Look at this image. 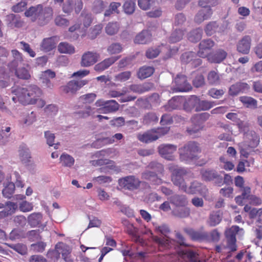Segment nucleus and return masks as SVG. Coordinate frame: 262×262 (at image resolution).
I'll list each match as a JSON object with an SVG mask.
<instances>
[{
    "mask_svg": "<svg viewBox=\"0 0 262 262\" xmlns=\"http://www.w3.org/2000/svg\"><path fill=\"white\" fill-rule=\"evenodd\" d=\"M238 128L241 132L244 133V142L238 145L241 152L245 155V150L248 147L254 148L258 144L259 139L255 132L248 129L249 124L247 122L240 121L237 123Z\"/></svg>",
    "mask_w": 262,
    "mask_h": 262,
    "instance_id": "3",
    "label": "nucleus"
},
{
    "mask_svg": "<svg viewBox=\"0 0 262 262\" xmlns=\"http://www.w3.org/2000/svg\"><path fill=\"white\" fill-rule=\"evenodd\" d=\"M132 73L130 71H124L119 73L114 76V80L116 82H124L128 80L131 77Z\"/></svg>",
    "mask_w": 262,
    "mask_h": 262,
    "instance_id": "52",
    "label": "nucleus"
},
{
    "mask_svg": "<svg viewBox=\"0 0 262 262\" xmlns=\"http://www.w3.org/2000/svg\"><path fill=\"white\" fill-rule=\"evenodd\" d=\"M45 137L47 140V143L50 146L54 145L55 149H57L58 148L59 144L58 143H54L55 137L53 133H51L50 131H46L45 132Z\"/></svg>",
    "mask_w": 262,
    "mask_h": 262,
    "instance_id": "56",
    "label": "nucleus"
},
{
    "mask_svg": "<svg viewBox=\"0 0 262 262\" xmlns=\"http://www.w3.org/2000/svg\"><path fill=\"white\" fill-rule=\"evenodd\" d=\"M185 102V98L183 97H174L168 101V105L166 106L167 110L170 111L172 110L179 108L183 105Z\"/></svg>",
    "mask_w": 262,
    "mask_h": 262,
    "instance_id": "28",
    "label": "nucleus"
},
{
    "mask_svg": "<svg viewBox=\"0 0 262 262\" xmlns=\"http://www.w3.org/2000/svg\"><path fill=\"white\" fill-rule=\"evenodd\" d=\"M107 50L110 54H118L122 51V47L119 43H113L108 47Z\"/></svg>",
    "mask_w": 262,
    "mask_h": 262,
    "instance_id": "61",
    "label": "nucleus"
},
{
    "mask_svg": "<svg viewBox=\"0 0 262 262\" xmlns=\"http://www.w3.org/2000/svg\"><path fill=\"white\" fill-rule=\"evenodd\" d=\"M119 108V104L114 100H106L105 106L103 108H97V113L108 114L117 111Z\"/></svg>",
    "mask_w": 262,
    "mask_h": 262,
    "instance_id": "22",
    "label": "nucleus"
},
{
    "mask_svg": "<svg viewBox=\"0 0 262 262\" xmlns=\"http://www.w3.org/2000/svg\"><path fill=\"white\" fill-rule=\"evenodd\" d=\"M6 21L7 26L11 28H20L23 26L24 22L19 15L10 14L6 16Z\"/></svg>",
    "mask_w": 262,
    "mask_h": 262,
    "instance_id": "21",
    "label": "nucleus"
},
{
    "mask_svg": "<svg viewBox=\"0 0 262 262\" xmlns=\"http://www.w3.org/2000/svg\"><path fill=\"white\" fill-rule=\"evenodd\" d=\"M42 219V214L40 213H33L28 217V222L32 227H34L41 223Z\"/></svg>",
    "mask_w": 262,
    "mask_h": 262,
    "instance_id": "37",
    "label": "nucleus"
},
{
    "mask_svg": "<svg viewBox=\"0 0 262 262\" xmlns=\"http://www.w3.org/2000/svg\"><path fill=\"white\" fill-rule=\"evenodd\" d=\"M60 160L62 165L65 167H71L75 163L74 158L66 153H63L60 156Z\"/></svg>",
    "mask_w": 262,
    "mask_h": 262,
    "instance_id": "42",
    "label": "nucleus"
},
{
    "mask_svg": "<svg viewBox=\"0 0 262 262\" xmlns=\"http://www.w3.org/2000/svg\"><path fill=\"white\" fill-rule=\"evenodd\" d=\"M54 21L56 25L60 27H67L70 24L69 20L61 15H57Z\"/></svg>",
    "mask_w": 262,
    "mask_h": 262,
    "instance_id": "64",
    "label": "nucleus"
},
{
    "mask_svg": "<svg viewBox=\"0 0 262 262\" xmlns=\"http://www.w3.org/2000/svg\"><path fill=\"white\" fill-rule=\"evenodd\" d=\"M58 50L63 54H72L75 52V47L67 42H60L58 46Z\"/></svg>",
    "mask_w": 262,
    "mask_h": 262,
    "instance_id": "34",
    "label": "nucleus"
},
{
    "mask_svg": "<svg viewBox=\"0 0 262 262\" xmlns=\"http://www.w3.org/2000/svg\"><path fill=\"white\" fill-rule=\"evenodd\" d=\"M83 3L81 0H65L62 5V10L68 15L74 10L78 14L82 10Z\"/></svg>",
    "mask_w": 262,
    "mask_h": 262,
    "instance_id": "11",
    "label": "nucleus"
},
{
    "mask_svg": "<svg viewBox=\"0 0 262 262\" xmlns=\"http://www.w3.org/2000/svg\"><path fill=\"white\" fill-rule=\"evenodd\" d=\"M5 245L21 255H25L27 253V248L26 246L23 244L18 243L13 244L5 243Z\"/></svg>",
    "mask_w": 262,
    "mask_h": 262,
    "instance_id": "44",
    "label": "nucleus"
},
{
    "mask_svg": "<svg viewBox=\"0 0 262 262\" xmlns=\"http://www.w3.org/2000/svg\"><path fill=\"white\" fill-rule=\"evenodd\" d=\"M151 40V34L149 31L143 30L138 34L134 39L136 43L145 44Z\"/></svg>",
    "mask_w": 262,
    "mask_h": 262,
    "instance_id": "27",
    "label": "nucleus"
},
{
    "mask_svg": "<svg viewBox=\"0 0 262 262\" xmlns=\"http://www.w3.org/2000/svg\"><path fill=\"white\" fill-rule=\"evenodd\" d=\"M219 4V0H199L198 5L204 9H211V7H215Z\"/></svg>",
    "mask_w": 262,
    "mask_h": 262,
    "instance_id": "50",
    "label": "nucleus"
},
{
    "mask_svg": "<svg viewBox=\"0 0 262 262\" xmlns=\"http://www.w3.org/2000/svg\"><path fill=\"white\" fill-rule=\"evenodd\" d=\"M15 95L12 99L15 102L17 100L24 105L34 104L37 97L42 95L41 90L36 85L31 84L26 87H14L12 90Z\"/></svg>",
    "mask_w": 262,
    "mask_h": 262,
    "instance_id": "1",
    "label": "nucleus"
},
{
    "mask_svg": "<svg viewBox=\"0 0 262 262\" xmlns=\"http://www.w3.org/2000/svg\"><path fill=\"white\" fill-rule=\"evenodd\" d=\"M118 58L116 57H111L104 59L102 62L96 64L94 69L96 71L100 72L107 69L110 66L113 64L118 60Z\"/></svg>",
    "mask_w": 262,
    "mask_h": 262,
    "instance_id": "26",
    "label": "nucleus"
},
{
    "mask_svg": "<svg viewBox=\"0 0 262 262\" xmlns=\"http://www.w3.org/2000/svg\"><path fill=\"white\" fill-rule=\"evenodd\" d=\"M208 82L212 85H217L220 83V78L219 74L214 71H210L207 76Z\"/></svg>",
    "mask_w": 262,
    "mask_h": 262,
    "instance_id": "51",
    "label": "nucleus"
},
{
    "mask_svg": "<svg viewBox=\"0 0 262 262\" xmlns=\"http://www.w3.org/2000/svg\"><path fill=\"white\" fill-rule=\"evenodd\" d=\"M181 161L189 162L197 158V154L200 151L198 144L194 142H189L179 149Z\"/></svg>",
    "mask_w": 262,
    "mask_h": 262,
    "instance_id": "5",
    "label": "nucleus"
},
{
    "mask_svg": "<svg viewBox=\"0 0 262 262\" xmlns=\"http://www.w3.org/2000/svg\"><path fill=\"white\" fill-rule=\"evenodd\" d=\"M240 101L247 107L255 108L257 106L256 100L250 97L242 96L239 98Z\"/></svg>",
    "mask_w": 262,
    "mask_h": 262,
    "instance_id": "55",
    "label": "nucleus"
},
{
    "mask_svg": "<svg viewBox=\"0 0 262 262\" xmlns=\"http://www.w3.org/2000/svg\"><path fill=\"white\" fill-rule=\"evenodd\" d=\"M99 55L96 52H87L81 57V65L83 67H90L95 63L98 60Z\"/></svg>",
    "mask_w": 262,
    "mask_h": 262,
    "instance_id": "16",
    "label": "nucleus"
},
{
    "mask_svg": "<svg viewBox=\"0 0 262 262\" xmlns=\"http://www.w3.org/2000/svg\"><path fill=\"white\" fill-rule=\"evenodd\" d=\"M177 149V146L172 144H162L158 147L159 152L161 157L170 161L174 159L175 157L173 154Z\"/></svg>",
    "mask_w": 262,
    "mask_h": 262,
    "instance_id": "12",
    "label": "nucleus"
},
{
    "mask_svg": "<svg viewBox=\"0 0 262 262\" xmlns=\"http://www.w3.org/2000/svg\"><path fill=\"white\" fill-rule=\"evenodd\" d=\"M168 169L171 172V180L173 185L183 191L186 185L183 177L187 173V170L174 164H169Z\"/></svg>",
    "mask_w": 262,
    "mask_h": 262,
    "instance_id": "4",
    "label": "nucleus"
},
{
    "mask_svg": "<svg viewBox=\"0 0 262 262\" xmlns=\"http://www.w3.org/2000/svg\"><path fill=\"white\" fill-rule=\"evenodd\" d=\"M190 209L188 207L176 209L172 211L173 214L180 218H186L189 216Z\"/></svg>",
    "mask_w": 262,
    "mask_h": 262,
    "instance_id": "49",
    "label": "nucleus"
},
{
    "mask_svg": "<svg viewBox=\"0 0 262 262\" xmlns=\"http://www.w3.org/2000/svg\"><path fill=\"white\" fill-rule=\"evenodd\" d=\"M19 158L24 164H28L31 161V154L28 148L25 146H21L19 150Z\"/></svg>",
    "mask_w": 262,
    "mask_h": 262,
    "instance_id": "35",
    "label": "nucleus"
},
{
    "mask_svg": "<svg viewBox=\"0 0 262 262\" xmlns=\"http://www.w3.org/2000/svg\"><path fill=\"white\" fill-rule=\"evenodd\" d=\"M120 185L128 190L137 189L140 185V181L135 176H130L119 180Z\"/></svg>",
    "mask_w": 262,
    "mask_h": 262,
    "instance_id": "14",
    "label": "nucleus"
},
{
    "mask_svg": "<svg viewBox=\"0 0 262 262\" xmlns=\"http://www.w3.org/2000/svg\"><path fill=\"white\" fill-rule=\"evenodd\" d=\"M120 28V25L117 22L108 23L105 28V32L109 35L116 34Z\"/></svg>",
    "mask_w": 262,
    "mask_h": 262,
    "instance_id": "46",
    "label": "nucleus"
},
{
    "mask_svg": "<svg viewBox=\"0 0 262 262\" xmlns=\"http://www.w3.org/2000/svg\"><path fill=\"white\" fill-rule=\"evenodd\" d=\"M97 113V110L95 107H92L91 106H87L85 110L80 111L77 113L79 117L87 118L89 116H94Z\"/></svg>",
    "mask_w": 262,
    "mask_h": 262,
    "instance_id": "47",
    "label": "nucleus"
},
{
    "mask_svg": "<svg viewBox=\"0 0 262 262\" xmlns=\"http://www.w3.org/2000/svg\"><path fill=\"white\" fill-rule=\"evenodd\" d=\"M57 40L56 37H51L45 38L42 40L40 48L45 52H49L56 47Z\"/></svg>",
    "mask_w": 262,
    "mask_h": 262,
    "instance_id": "25",
    "label": "nucleus"
},
{
    "mask_svg": "<svg viewBox=\"0 0 262 262\" xmlns=\"http://www.w3.org/2000/svg\"><path fill=\"white\" fill-rule=\"evenodd\" d=\"M250 88V85L246 82H237L230 87L229 94L232 96H236L241 93L248 92Z\"/></svg>",
    "mask_w": 262,
    "mask_h": 262,
    "instance_id": "17",
    "label": "nucleus"
},
{
    "mask_svg": "<svg viewBox=\"0 0 262 262\" xmlns=\"http://www.w3.org/2000/svg\"><path fill=\"white\" fill-rule=\"evenodd\" d=\"M213 13L211 9H201L195 16V21L197 23H201L204 20L209 19Z\"/></svg>",
    "mask_w": 262,
    "mask_h": 262,
    "instance_id": "29",
    "label": "nucleus"
},
{
    "mask_svg": "<svg viewBox=\"0 0 262 262\" xmlns=\"http://www.w3.org/2000/svg\"><path fill=\"white\" fill-rule=\"evenodd\" d=\"M222 220V215L219 212H213L210 214L207 223L209 226L214 227L220 224Z\"/></svg>",
    "mask_w": 262,
    "mask_h": 262,
    "instance_id": "36",
    "label": "nucleus"
},
{
    "mask_svg": "<svg viewBox=\"0 0 262 262\" xmlns=\"http://www.w3.org/2000/svg\"><path fill=\"white\" fill-rule=\"evenodd\" d=\"M11 128L10 126H3L0 130V143L5 144L10 136Z\"/></svg>",
    "mask_w": 262,
    "mask_h": 262,
    "instance_id": "43",
    "label": "nucleus"
},
{
    "mask_svg": "<svg viewBox=\"0 0 262 262\" xmlns=\"http://www.w3.org/2000/svg\"><path fill=\"white\" fill-rule=\"evenodd\" d=\"M198 99L199 98L195 96H192L187 100L185 98V102L183 103L184 109L189 112L194 108L196 111Z\"/></svg>",
    "mask_w": 262,
    "mask_h": 262,
    "instance_id": "33",
    "label": "nucleus"
},
{
    "mask_svg": "<svg viewBox=\"0 0 262 262\" xmlns=\"http://www.w3.org/2000/svg\"><path fill=\"white\" fill-rule=\"evenodd\" d=\"M169 131V128L163 127L153 129L147 131L143 134L139 135L138 139L143 142L149 143L155 141L161 136L167 134Z\"/></svg>",
    "mask_w": 262,
    "mask_h": 262,
    "instance_id": "6",
    "label": "nucleus"
},
{
    "mask_svg": "<svg viewBox=\"0 0 262 262\" xmlns=\"http://www.w3.org/2000/svg\"><path fill=\"white\" fill-rule=\"evenodd\" d=\"M210 115L207 113H203L194 115L191 118L192 127H188L187 132L190 135L198 132L203 128V123L209 117Z\"/></svg>",
    "mask_w": 262,
    "mask_h": 262,
    "instance_id": "9",
    "label": "nucleus"
},
{
    "mask_svg": "<svg viewBox=\"0 0 262 262\" xmlns=\"http://www.w3.org/2000/svg\"><path fill=\"white\" fill-rule=\"evenodd\" d=\"M154 68L149 66H143L140 68L138 72V77L141 79L150 77L154 72Z\"/></svg>",
    "mask_w": 262,
    "mask_h": 262,
    "instance_id": "38",
    "label": "nucleus"
},
{
    "mask_svg": "<svg viewBox=\"0 0 262 262\" xmlns=\"http://www.w3.org/2000/svg\"><path fill=\"white\" fill-rule=\"evenodd\" d=\"M18 48L27 53L30 57H34L36 56L35 52L31 48L30 45L28 43L21 41L18 43Z\"/></svg>",
    "mask_w": 262,
    "mask_h": 262,
    "instance_id": "53",
    "label": "nucleus"
},
{
    "mask_svg": "<svg viewBox=\"0 0 262 262\" xmlns=\"http://www.w3.org/2000/svg\"><path fill=\"white\" fill-rule=\"evenodd\" d=\"M172 261H176L178 258L183 259L185 262H199L198 254L196 252L187 249H180L178 251L176 254L171 255Z\"/></svg>",
    "mask_w": 262,
    "mask_h": 262,
    "instance_id": "10",
    "label": "nucleus"
},
{
    "mask_svg": "<svg viewBox=\"0 0 262 262\" xmlns=\"http://www.w3.org/2000/svg\"><path fill=\"white\" fill-rule=\"evenodd\" d=\"M184 231L193 240L195 241H201L206 239L208 236V233L206 232H200L194 231L191 228H185Z\"/></svg>",
    "mask_w": 262,
    "mask_h": 262,
    "instance_id": "30",
    "label": "nucleus"
},
{
    "mask_svg": "<svg viewBox=\"0 0 262 262\" xmlns=\"http://www.w3.org/2000/svg\"><path fill=\"white\" fill-rule=\"evenodd\" d=\"M87 82V81L84 80L70 81L67 85L64 86L63 91L66 93L74 94L81 87L85 85Z\"/></svg>",
    "mask_w": 262,
    "mask_h": 262,
    "instance_id": "20",
    "label": "nucleus"
},
{
    "mask_svg": "<svg viewBox=\"0 0 262 262\" xmlns=\"http://www.w3.org/2000/svg\"><path fill=\"white\" fill-rule=\"evenodd\" d=\"M36 114L34 112H31L26 115L23 123L27 126H29L36 121Z\"/></svg>",
    "mask_w": 262,
    "mask_h": 262,
    "instance_id": "63",
    "label": "nucleus"
},
{
    "mask_svg": "<svg viewBox=\"0 0 262 262\" xmlns=\"http://www.w3.org/2000/svg\"><path fill=\"white\" fill-rule=\"evenodd\" d=\"M12 71H15L16 76L20 79L28 80L31 77L29 72L24 66L18 67L16 70H12Z\"/></svg>",
    "mask_w": 262,
    "mask_h": 262,
    "instance_id": "45",
    "label": "nucleus"
},
{
    "mask_svg": "<svg viewBox=\"0 0 262 262\" xmlns=\"http://www.w3.org/2000/svg\"><path fill=\"white\" fill-rule=\"evenodd\" d=\"M201 174L202 179L205 181H211L219 176L215 170L206 169L201 170Z\"/></svg>",
    "mask_w": 262,
    "mask_h": 262,
    "instance_id": "40",
    "label": "nucleus"
},
{
    "mask_svg": "<svg viewBox=\"0 0 262 262\" xmlns=\"http://www.w3.org/2000/svg\"><path fill=\"white\" fill-rule=\"evenodd\" d=\"M158 120V117L154 113H149L145 114L143 117V122L145 124L157 122Z\"/></svg>",
    "mask_w": 262,
    "mask_h": 262,
    "instance_id": "58",
    "label": "nucleus"
},
{
    "mask_svg": "<svg viewBox=\"0 0 262 262\" xmlns=\"http://www.w3.org/2000/svg\"><path fill=\"white\" fill-rule=\"evenodd\" d=\"M11 55L13 59L8 64L10 70H16L18 67L25 66L24 56L20 52L15 49L12 50Z\"/></svg>",
    "mask_w": 262,
    "mask_h": 262,
    "instance_id": "15",
    "label": "nucleus"
},
{
    "mask_svg": "<svg viewBox=\"0 0 262 262\" xmlns=\"http://www.w3.org/2000/svg\"><path fill=\"white\" fill-rule=\"evenodd\" d=\"M15 185L12 182H9L3 190V195L7 198H10L14 192Z\"/></svg>",
    "mask_w": 262,
    "mask_h": 262,
    "instance_id": "57",
    "label": "nucleus"
},
{
    "mask_svg": "<svg viewBox=\"0 0 262 262\" xmlns=\"http://www.w3.org/2000/svg\"><path fill=\"white\" fill-rule=\"evenodd\" d=\"M60 254H61L62 257L65 261L71 262L73 261L69 247L63 244L56 245L55 250H49L47 255L49 258H53V257H55L57 259Z\"/></svg>",
    "mask_w": 262,
    "mask_h": 262,
    "instance_id": "7",
    "label": "nucleus"
},
{
    "mask_svg": "<svg viewBox=\"0 0 262 262\" xmlns=\"http://www.w3.org/2000/svg\"><path fill=\"white\" fill-rule=\"evenodd\" d=\"M135 7L136 4L132 1H126L123 6L124 12L127 14L133 13L135 10Z\"/></svg>",
    "mask_w": 262,
    "mask_h": 262,
    "instance_id": "59",
    "label": "nucleus"
},
{
    "mask_svg": "<svg viewBox=\"0 0 262 262\" xmlns=\"http://www.w3.org/2000/svg\"><path fill=\"white\" fill-rule=\"evenodd\" d=\"M214 46V42L211 39H204L199 45V56L205 58L209 54L210 50Z\"/></svg>",
    "mask_w": 262,
    "mask_h": 262,
    "instance_id": "18",
    "label": "nucleus"
},
{
    "mask_svg": "<svg viewBox=\"0 0 262 262\" xmlns=\"http://www.w3.org/2000/svg\"><path fill=\"white\" fill-rule=\"evenodd\" d=\"M25 15L31 21H37L39 24L45 25L52 19L53 10L50 6L38 4L30 7L26 11Z\"/></svg>",
    "mask_w": 262,
    "mask_h": 262,
    "instance_id": "2",
    "label": "nucleus"
},
{
    "mask_svg": "<svg viewBox=\"0 0 262 262\" xmlns=\"http://www.w3.org/2000/svg\"><path fill=\"white\" fill-rule=\"evenodd\" d=\"M194 57H196V54L194 52H186L182 55L181 60L185 63H192Z\"/></svg>",
    "mask_w": 262,
    "mask_h": 262,
    "instance_id": "62",
    "label": "nucleus"
},
{
    "mask_svg": "<svg viewBox=\"0 0 262 262\" xmlns=\"http://www.w3.org/2000/svg\"><path fill=\"white\" fill-rule=\"evenodd\" d=\"M170 203L176 207H185L188 204V201L185 195L174 194L168 198Z\"/></svg>",
    "mask_w": 262,
    "mask_h": 262,
    "instance_id": "24",
    "label": "nucleus"
},
{
    "mask_svg": "<svg viewBox=\"0 0 262 262\" xmlns=\"http://www.w3.org/2000/svg\"><path fill=\"white\" fill-rule=\"evenodd\" d=\"M183 191L187 193L195 194L200 193L205 194L207 191V188L201 183L194 181L191 183L189 187L185 186V188L184 189Z\"/></svg>",
    "mask_w": 262,
    "mask_h": 262,
    "instance_id": "19",
    "label": "nucleus"
},
{
    "mask_svg": "<svg viewBox=\"0 0 262 262\" xmlns=\"http://www.w3.org/2000/svg\"><path fill=\"white\" fill-rule=\"evenodd\" d=\"M107 4L102 0H95L94 2L93 11L95 13H100L106 7Z\"/></svg>",
    "mask_w": 262,
    "mask_h": 262,
    "instance_id": "60",
    "label": "nucleus"
},
{
    "mask_svg": "<svg viewBox=\"0 0 262 262\" xmlns=\"http://www.w3.org/2000/svg\"><path fill=\"white\" fill-rule=\"evenodd\" d=\"M251 39L249 36H245L237 45V50L243 54H248L250 50Z\"/></svg>",
    "mask_w": 262,
    "mask_h": 262,
    "instance_id": "23",
    "label": "nucleus"
},
{
    "mask_svg": "<svg viewBox=\"0 0 262 262\" xmlns=\"http://www.w3.org/2000/svg\"><path fill=\"white\" fill-rule=\"evenodd\" d=\"M215 105V103L213 101L201 100L200 98H199L196 107V111L199 112L202 111L208 110L214 106Z\"/></svg>",
    "mask_w": 262,
    "mask_h": 262,
    "instance_id": "39",
    "label": "nucleus"
},
{
    "mask_svg": "<svg viewBox=\"0 0 262 262\" xmlns=\"http://www.w3.org/2000/svg\"><path fill=\"white\" fill-rule=\"evenodd\" d=\"M244 232V230L242 228H239L237 226H232L225 231V235L227 240V246L231 251H235L237 249L236 234H239L242 235Z\"/></svg>",
    "mask_w": 262,
    "mask_h": 262,
    "instance_id": "8",
    "label": "nucleus"
},
{
    "mask_svg": "<svg viewBox=\"0 0 262 262\" xmlns=\"http://www.w3.org/2000/svg\"><path fill=\"white\" fill-rule=\"evenodd\" d=\"M227 55V53L224 50L219 49L214 54L209 55L208 60L211 62L220 63L225 59Z\"/></svg>",
    "mask_w": 262,
    "mask_h": 262,
    "instance_id": "31",
    "label": "nucleus"
},
{
    "mask_svg": "<svg viewBox=\"0 0 262 262\" xmlns=\"http://www.w3.org/2000/svg\"><path fill=\"white\" fill-rule=\"evenodd\" d=\"M151 85L149 83H144L143 84H132L129 86L128 89L129 92L132 91L137 93H143L148 91L151 88Z\"/></svg>",
    "mask_w": 262,
    "mask_h": 262,
    "instance_id": "32",
    "label": "nucleus"
},
{
    "mask_svg": "<svg viewBox=\"0 0 262 262\" xmlns=\"http://www.w3.org/2000/svg\"><path fill=\"white\" fill-rule=\"evenodd\" d=\"M203 30L200 28L192 30L188 34V39L192 42L199 41L202 37Z\"/></svg>",
    "mask_w": 262,
    "mask_h": 262,
    "instance_id": "41",
    "label": "nucleus"
},
{
    "mask_svg": "<svg viewBox=\"0 0 262 262\" xmlns=\"http://www.w3.org/2000/svg\"><path fill=\"white\" fill-rule=\"evenodd\" d=\"M174 83L175 85L173 86L175 92H187L191 89V85L187 82L184 75H178L174 80Z\"/></svg>",
    "mask_w": 262,
    "mask_h": 262,
    "instance_id": "13",
    "label": "nucleus"
},
{
    "mask_svg": "<svg viewBox=\"0 0 262 262\" xmlns=\"http://www.w3.org/2000/svg\"><path fill=\"white\" fill-rule=\"evenodd\" d=\"M184 35V31L181 29H176L171 34L169 41L171 43H175L181 40Z\"/></svg>",
    "mask_w": 262,
    "mask_h": 262,
    "instance_id": "48",
    "label": "nucleus"
},
{
    "mask_svg": "<svg viewBox=\"0 0 262 262\" xmlns=\"http://www.w3.org/2000/svg\"><path fill=\"white\" fill-rule=\"evenodd\" d=\"M17 208V205L13 202H8L6 204V211L5 213L0 212V217L3 215H11L14 213Z\"/></svg>",
    "mask_w": 262,
    "mask_h": 262,
    "instance_id": "54",
    "label": "nucleus"
}]
</instances>
